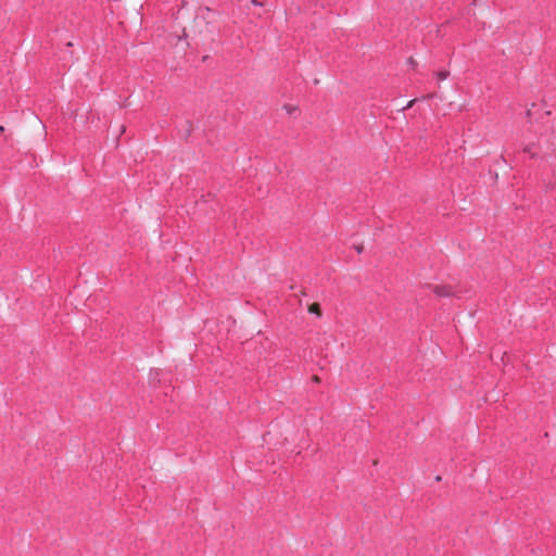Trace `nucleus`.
Wrapping results in <instances>:
<instances>
[{
    "instance_id": "f257e3e1",
    "label": "nucleus",
    "mask_w": 556,
    "mask_h": 556,
    "mask_svg": "<svg viewBox=\"0 0 556 556\" xmlns=\"http://www.w3.org/2000/svg\"><path fill=\"white\" fill-rule=\"evenodd\" d=\"M215 14L216 13L214 11H212L210 8L202 7V8L198 9V11L195 13L194 21L197 23L204 22L205 24L210 25L214 22Z\"/></svg>"
},
{
    "instance_id": "f03ea898",
    "label": "nucleus",
    "mask_w": 556,
    "mask_h": 556,
    "mask_svg": "<svg viewBox=\"0 0 556 556\" xmlns=\"http://www.w3.org/2000/svg\"><path fill=\"white\" fill-rule=\"evenodd\" d=\"M434 292L439 295V296H448L451 294V291L447 287L445 286H437L434 288Z\"/></svg>"
},
{
    "instance_id": "7ed1b4c3",
    "label": "nucleus",
    "mask_w": 556,
    "mask_h": 556,
    "mask_svg": "<svg viewBox=\"0 0 556 556\" xmlns=\"http://www.w3.org/2000/svg\"><path fill=\"white\" fill-rule=\"evenodd\" d=\"M435 77L439 81H443L448 77L447 71H439L435 73Z\"/></svg>"
},
{
    "instance_id": "20e7f679",
    "label": "nucleus",
    "mask_w": 556,
    "mask_h": 556,
    "mask_svg": "<svg viewBox=\"0 0 556 556\" xmlns=\"http://www.w3.org/2000/svg\"><path fill=\"white\" fill-rule=\"evenodd\" d=\"M283 109L286 110V112H287L289 115H292V114L296 111V106L291 105V104H286V105H283Z\"/></svg>"
},
{
    "instance_id": "39448f33",
    "label": "nucleus",
    "mask_w": 556,
    "mask_h": 556,
    "mask_svg": "<svg viewBox=\"0 0 556 556\" xmlns=\"http://www.w3.org/2000/svg\"><path fill=\"white\" fill-rule=\"evenodd\" d=\"M308 311H309V313H312V314H315V315H317V316H320V311H319V307H318V305H317V304H314V305L309 306Z\"/></svg>"
},
{
    "instance_id": "423d86ee",
    "label": "nucleus",
    "mask_w": 556,
    "mask_h": 556,
    "mask_svg": "<svg viewBox=\"0 0 556 556\" xmlns=\"http://www.w3.org/2000/svg\"><path fill=\"white\" fill-rule=\"evenodd\" d=\"M251 3H252L253 5H256V7H262V5H263V4H262V2H260V1H257V0H251Z\"/></svg>"
},
{
    "instance_id": "0eeeda50",
    "label": "nucleus",
    "mask_w": 556,
    "mask_h": 556,
    "mask_svg": "<svg viewBox=\"0 0 556 556\" xmlns=\"http://www.w3.org/2000/svg\"><path fill=\"white\" fill-rule=\"evenodd\" d=\"M526 151H527V152H529V153L531 154V156H534V155H535V153H534V152H531L530 148H527V149H526Z\"/></svg>"
},
{
    "instance_id": "6e6552de",
    "label": "nucleus",
    "mask_w": 556,
    "mask_h": 556,
    "mask_svg": "<svg viewBox=\"0 0 556 556\" xmlns=\"http://www.w3.org/2000/svg\"><path fill=\"white\" fill-rule=\"evenodd\" d=\"M415 100L408 102L407 108H410Z\"/></svg>"
},
{
    "instance_id": "1a4fd4ad",
    "label": "nucleus",
    "mask_w": 556,
    "mask_h": 556,
    "mask_svg": "<svg viewBox=\"0 0 556 556\" xmlns=\"http://www.w3.org/2000/svg\"><path fill=\"white\" fill-rule=\"evenodd\" d=\"M555 182H556V177H555Z\"/></svg>"
}]
</instances>
